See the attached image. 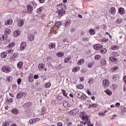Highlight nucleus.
<instances>
[{"label":"nucleus","instance_id":"obj_1","mask_svg":"<svg viewBox=\"0 0 126 126\" xmlns=\"http://www.w3.org/2000/svg\"><path fill=\"white\" fill-rule=\"evenodd\" d=\"M1 70L5 73H9L11 72V67L8 65H4L1 67Z\"/></svg>","mask_w":126,"mask_h":126},{"label":"nucleus","instance_id":"obj_2","mask_svg":"<svg viewBox=\"0 0 126 126\" xmlns=\"http://www.w3.org/2000/svg\"><path fill=\"white\" fill-rule=\"evenodd\" d=\"M82 119L83 121H85L87 125H89L90 124H91V121H90V119H89V118L87 115H83L82 117Z\"/></svg>","mask_w":126,"mask_h":126},{"label":"nucleus","instance_id":"obj_3","mask_svg":"<svg viewBox=\"0 0 126 126\" xmlns=\"http://www.w3.org/2000/svg\"><path fill=\"white\" fill-rule=\"evenodd\" d=\"M110 84V82L108 79H104L102 82V85L104 88H108Z\"/></svg>","mask_w":126,"mask_h":126},{"label":"nucleus","instance_id":"obj_4","mask_svg":"<svg viewBox=\"0 0 126 126\" xmlns=\"http://www.w3.org/2000/svg\"><path fill=\"white\" fill-rule=\"evenodd\" d=\"M66 6L64 4H61L57 6V10H65Z\"/></svg>","mask_w":126,"mask_h":126},{"label":"nucleus","instance_id":"obj_5","mask_svg":"<svg viewBox=\"0 0 126 126\" xmlns=\"http://www.w3.org/2000/svg\"><path fill=\"white\" fill-rule=\"evenodd\" d=\"M17 25L18 27H22L24 25V20L19 19L17 22Z\"/></svg>","mask_w":126,"mask_h":126},{"label":"nucleus","instance_id":"obj_6","mask_svg":"<svg viewBox=\"0 0 126 126\" xmlns=\"http://www.w3.org/2000/svg\"><path fill=\"white\" fill-rule=\"evenodd\" d=\"M94 49L96 51H100L101 49H103V45L101 44H94Z\"/></svg>","mask_w":126,"mask_h":126},{"label":"nucleus","instance_id":"obj_7","mask_svg":"<svg viewBox=\"0 0 126 126\" xmlns=\"http://www.w3.org/2000/svg\"><path fill=\"white\" fill-rule=\"evenodd\" d=\"M109 12L111 15H115L116 14V8L111 7L109 10Z\"/></svg>","mask_w":126,"mask_h":126},{"label":"nucleus","instance_id":"obj_8","mask_svg":"<svg viewBox=\"0 0 126 126\" xmlns=\"http://www.w3.org/2000/svg\"><path fill=\"white\" fill-rule=\"evenodd\" d=\"M78 112H79V109L77 108L70 111L69 114V115H71V116H74L75 115H76Z\"/></svg>","mask_w":126,"mask_h":126},{"label":"nucleus","instance_id":"obj_9","mask_svg":"<svg viewBox=\"0 0 126 126\" xmlns=\"http://www.w3.org/2000/svg\"><path fill=\"white\" fill-rule=\"evenodd\" d=\"M26 45H27L26 42L23 41L21 43V45L20 47V50H21V51H24V49H25L26 48Z\"/></svg>","mask_w":126,"mask_h":126},{"label":"nucleus","instance_id":"obj_10","mask_svg":"<svg viewBox=\"0 0 126 126\" xmlns=\"http://www.w3.org/2000/svg\"><path fill=\"white\" fill-rule=\"evenodd\" d=\"M58 29H59V28L54 25L53 27H52L50 29V32L54 34H57V33H58V32H57L58 31Z\"/></svg>","mask_w":126,"mask_h":126},{"label":"nucleus","instance_id":"obj_11","mask_svg":"<svg viewBox=\"0 0 126 126\" xmlns=\"http://www.w3.org/2000/svg\"><path fill=\"white\" fill-rule=\"evenodd\" d=\"M28 13L31 14L33 12V7L31 5H28L27 6Z\"/></svg>","mask_w":126,"mask_h":126},{"label":"nucleus","instance_id":"obj_12","mask_svg":"<svg viewBox=\"0 0 126 126\" xmlns=\"http://www.w3.org/2000/svg\"><path fill=\"white\" fill-rule=\"evenodd\" d=\"M58 16L61 17L65 13V11L64 10H58Z\"/></svg>","mask_w":126,"mask_h":126},{"label":"nucleus","instance_id":"obj_13","mask_svg":"<svg viewBox=\"0 0 126 126\" xmlns=\"http://www.w3.org/2000/svg\"><path fill=\"white\" fill-rule=\"evenodd\" d=\"M20 35V30H16L13 32V35L14 37H18Z\"/></svg>","mask_w":126,"mask_h":126},{"label":"nucleus","instance_id":"obj_14","mask_svg":"<svg viewBox=\"0 0 126 126\" xmlns=\"http://www.w3.org/2000/svg\"><path fill=\"white\" fill-rule=\"evenodd\" d=\"M45 67V64L40 63L38 64V69L40 71L43 70Z\"/></svg>","mask_w":126,"mask_h":126},{"label":"nucleus","instance_id":"obj_15","mask_svg":"<svg viewBox=\"0 0 126 126\" xmlns=\"http://www.w3.org/2000/svg\"><path fill=\"white\" fill-rule=\"evenodd\" d=\"M13 23V21L12 19H10L7 21V22H5V25H11L12 23Z\"/></svg>","mask_w":126,"mask_h":126},{"label":"nucleus","instance_id":"obj_16","mask_svg":"<svg viewBox=\"0 0 126 126\" xmlns=\"http://www.w3.org/2000/svg\"><path fill=\"white\" fill-rule=\"evenodd\" d=\"M29 5H31V6H32V8H35L36 6H37V4H36V2L35 1H32L30 3V4Z\"/></svg>","mask_w":126,"mask_h":126},{"label":"nucleus","instance_id":"obj_17","mask_svg":"<svg viewBox=\"0 0 126 126\" xmlns=\"http://www.w3.org/2000/svg\"><path fill=\"white\" fill-rule=\"evenodd\" d=\"M117 79H119V75L115 74L112 76V81L116 82Z\"/></svg>","mask_w":126,"mask_h":126},{"label":"nucleus","instance_id":"obj_18","mask_svg":"<svg viewBox=\"0 0 126 126\" xmlns=\"http://www.w3.org/2000/svg\"><path fill=\"white\" fill-rule=\"evenodd\" d=\"M62 25H63V23H62L61 21L57 22L55 24V26L58 29L60 28Z\"/></svg>","mask_w":126,"mask_h":126},{"label":"nucleus","instance_id":"obj_19","mask_svg":"<svg viewBox=\"0 0 126 126\" xmlns=\"http://www.w3.org/2000/svg\"><path fill=\"white\" fill-rule=\"evenodd\" d=\"M94 82H95L94 79L93 78H91L89 79L88 83H89L90 86H91V85H92V84H94Z\"/></svg>","mask_w":126,"mask_h":126},{"label":"nucleus","instance_id":"obj_20","mask_svg":"<svg viewBox=\"0 0 126 126\" xmlns=\"http://www.w3.org/2000/svg\"><path fill=\"white\" fill-rule=\"evenodd\" d=\"M6 57H7V52H3L1 53V58H2V59H5Z\"/></svg>","mask_w":126,"mask_h":126},{"label":"nucleus","instance_id":"obj_21","mask_svg":"<svg viewBox=\"0 0 126 126\" xmlns=\"http://www.w3.org/2000/svg\"><path fill=\"white\" fill-rule=\"evenodd\" d=\"M71 60V57L68 56L67 58H66L64 60V63H67L69 62V61Z\"/></svg>","mask_w":126,"mask_h":126},{"label":"nucleus","instance_id":"obj_22","mask_svg":"<svg viewBox=\"0 0 126 126\" xmlns=\"http://www.w3.org/2000/svg\"><path fill=\"white\" fill-rule=\"evenodd\" d=\"M10 33H11V30H10V29H6L5 30L4 34L5 35H9V34H10Z\"/></svg>","mask_w":126,"mask_h":126},{"label":"nucleus","instance_id":"obj_23","mask_svg":"<svg viewBox=\"0 0 126 126\" xmlns=\"http://www.w3.org/2000/svg\"><path fill=\"white\" fill-rule=\"evenodd\" d=\"M84 62H85V60L83 59L80 60L77 63L78 65H81L82 64H83V63H84Z\"/></svg>","mask_w":126,"mask_h":126},{"label":"nucleus","instance_id":"obj_24","mask_svg":"<svg viewBox=\"0 0 126 126\" xmlns=\"http://www.w3.org/2000/svg\"><path fill=\"white\" fill-rule=\"evenodd\" d=\"M22 66H23V62H20L18 64H17V67L19 69H21L22 68Z\"/></svg>","mask_w":126,"mask_h":126},{"label":"nucleus","instance_id":"obj_25","mask_svg":"<svg viewBox=\"0 0 126 126\" xmlns=\"http://www.w3.org/2000/svg\"><path fill=\"white\" fill-rule=\"evenodd\" d=\"M101 65H106L107 64V61L104 59H102L100 60Z\"/></svg>","mask_w":126,"mask_h":126},{"label":"nucleus","instance_id":"obj_26","mask_svg":"<svg viewBox=\"0 0 126 126\" xmlns=\"http://www.w3.org/2000/svg\"><path fill=\"white\" fill-rule=\"evenodd\" d=\"M119 12L120 14H124L125 12V9L124 8L120 7L119 9Z\"/></svg>","mask_w":126,"mask_h":126},{"label":"nucleus","instance_id":"obj_27","mask_svg":"<svg viewBox=\"0 0 126 126\" xmlns=\"http://www.w3.org/2000/svg\"><path fill=\"white\" fill-rule=\"evenodd\" d=\"M56 56L58 57V58H61V57H63V56H64V53L59 52L56 54Z\"/></svg>","mask_w":126,"mask_h":126},{"label":"nucleus","instance_id":"obj_28","mask_svg":"<svg viewBox=\"0 0 126 126\" xmlns=\"http://www.w3.org/2000/svg\"><path fill=\"white\" fill-rule=\"evenodd\" d=\"M32 105V104L31 103V102H27L24 104L23 106L25 108H30Z\"/></svg>","mask_w":126,"mask_h":126},{"label":"nucleus","instance_id":"obj_29","mask_svg":"<svg viewBox=\"0 0 126 126\" xmlns=\"http://www.w3.org/2000/svg\"><path fill=\"white\" fill-rule=\"evenodd\" d=\"M111 50H119L120 49V46H119L118 45H113L112 46H111Z\"/></svg>","mask_w":126,"mask_h":126},{"label":"nucleus","instance_id":"obj_30","mask_svg":"<svg viewBox=\"0 0 126 126\" xmlns=\"http://www.w3.org/2000/svg\"><path fill=\"white\" fill-rule=\"evenodd\" d=\"M14 46H15V43H14V42H12L9 44V45L7 46V48L8 49H9V48L11 49V48H13Z\"/></svg>","mask_w":126,"mask_h":126},{"label":"nucleus","instance_id":"obj_31","mask_svg":"<svg viewBox=\"0 0 126 126\" xmlns=\"http://www.w3.org/2000/svg\"><path fill=\"white\" fill-rule=\"evenodd\" d=\"M100 53H101V55H104L107 53V49L102 48L100 50Z\"/></svg>","mask_w":126,"mask_h":126},{"label":"nucleus","instance_id":"obj_32","mask_svg":"<svg viewBox=\"0 0 126 126\" xmlns=\"http://www.w3.org/2000/svg\"><path fill=\"white\" fill-rule=\"evenodd\" d=\"M63 105L65 108H68V107H70V105H69V103H68V102L67 101H64L63 102Z\"/></svg>","mask_w":126,"mask_h":126},{"label":"nucleus","instance_id":"obj_33","mask_svg":"<svg viewBox=\"0 0 126 126\" xmlns=\"http://www.w3.org/2000/svg\"><path fill=\"white\" fill-rule=\"evenodd\" d=\"M35 37L32 34H30L28 36V39L29 40V41H33Z\"/></svg>","mask_w":126,"mask_h":126},{"label":"nucleus","instance_id":"obj_34","mask_svg":"<svg viewBox=\"0 0 126 126\" xmlns=\"http://www.w3.org/2000/svg\"><path fill=\"white\" fill-rule=\"evenodd\" d=\"M109 60L110 62H112V63H114V62H117V58L115 57H110L109 58Z\"/></svg>","mask_w":126,"mask_h":126},{"label":"nucleus","instance_id":"obj_35","mask_svg":"<svg viewBox=\"0 0 126 126\" xmlns=\"http://www.w3.org/2000/svg\"><path fill=\"white\" fill-rule=\"evenodd\" d=\"M80 69V67L77 66L72 69V72H77Z\"/></svg>","mask_w":126,"mask_h":126},{"label":"nucleus","instance_id":"obj_36","mask_svg":"<svg viewBox=\"0 0 126 126\" xmlns=\"http://www.w3.org/2000/svg\"><path fill=\"white\" fill-rule=\"evenodd\" d=\"M14 51L12 48H8V49L6 50V53H7V54H12Z\"/></svg>","mask_w":126,"mask_h":126},{"label":"nucleus","instance_id":"obj_37","mask_svg":"<svg viewBox=\"0 0 126 126\" xmlns=\"http://www.w3.org/2000/svg\"><path fill=\"white\" fill-rule=\"evenodd\" d=\"M97 106H98V104L97 103H94V104L90 105L88 108L90 109V108H96Z\"/></svg>","mask_w":126,"mask_h":126},{"label":"nucleus","instance_id":"obj_38","mask_svg":"<svg viewBox=\"0 0 126 126\" xmlns=\"http://www.w3.org/2000/svg\"><path fill=\"white\" fill-rule=\"evenodd\" d=\"M110 88L112 89L113 90H116L117 88H118V85L116 84H114L111 86Z\"/></svg>","mask_w":126,"mask_h":126},{"label":"nucleus","instance_id":"obj_39","mask_svg":"<svg viewBox=\"0 0 126 126\" xmlns=\"http://www.w3.org/2000/svg\"><path fill=\"white\" fill-rule=\"evenodd\" d=\"M112 56L113 57H120V54L118 52H112Z\"/></svg>","mask_w":126,"mask_h":126},{"label":"nucleus","instance_id":"obj_40","mask_svg":"<svg viewBox=\"0 0 126 126\" xmlns=\"http://www.w3.org/2000/svg\"><path fill=\"white\" fill-rule=\"evenodd\" d=\"M105 92L107 95H112V91H111L110 90L107 89L105 91Z\"/></svg>","mask_w":126,"mask_h":126},{"label":"nucleus","instance_id":"obj_41","mask_svg":"<svg viewBox=\"0 0 126 126\" xmlns=\"http://www.w3.org/2000/svg\"><path fill=\"white\" fill-rule=\"evenodd\" d=\"M122 115H126V107H123L121 109Z\"/></svg>","mask_w":126,"mask_h":126},{"label":"nucleus","instance_id":"obj_42","mask_svg":"<svg viewBox=\"0 0 126 126\" xmlns=\"http://www.w3.org/2000/svg\"><path fill=\"white\" fill-rule=\"evenodd\" d=\"M12 113L14 114V115H17L18 114L19 112L18 110L16 109H14L12 110Z\"/></svg>","mask_w":126,"mask_h":126},{"label":"nucleus","instance_id":"obj_43","mask_svg":"<svg viewBox=\"0 0 126 126\" xmlns=\"http://www.w3.org/2000/svg\"><path fill=\"white\" fill-rule=\"evenodd\" d=\"M89 33H90L91 35H94L95 32L94 29H91L89 30Z\"/></svg>","mask_w":126,"mask_h":126},{"label":"nucleus","instance_id":"obj_44","mask_svg":"<svg viewBox=\"0 0 126 126\" xmlns=\"http://www.w3.org/2000/svg\"><path fill=\"white\" fill-rule=\"evenodd\" d=\"M101 55H96L94 57V59L96 60V61H98V60L101 59Z\"/></svg>","mask_w":126,"mask_h":126},{"label":"nucleus","instance_id":"obj_45","mask_svg":"<svg viewBox=\"0 0 126 126\" xmlns=\"http://www.w3.org/2000/svg\"><path fill=\"white\" fill-rule=\"evenodd\" d=\"M94 64V62H91L90 63H89L88 64V67H89V68H91V67H92L93 66Z\"/></svg>","mask_w":126,"mask_h":126},{"label":"nucleus","instance_id":"obj_46","mask_svg":"<svg viewBox=\"0 0 126 126\" xmlns=\"http://www.w3.org/2000/svg\"><path fill=\"white\" fill-rule=\"evenodd\" d=\"M42 10H43L42 7H40V8H38L37 9L36 12H37V13H41V12H42Z\"/></svg>","mask_w":126,"mask_h":126},{"label":"nucleus","instance_id":"obj_47","mask_svg":"<svg viewBox=\"0 0 126 126\" xmlns=\"http://www.w3.org/2000/svg\"><path fill=\"white\" fill-rule=\"evenodd\" d=\"M71 24V21L70 20H68L65 23V26H68Z\"/></svg>","mask_w":126,"mask_h":126},{"label":"nucleus","instance_id":"obj_48","mask_svg":"<svg viewBox=\"0 0 126 126\" xmlns=\"http://www.w3.org/2000/svg\"><path fill=\"white\" fill-rule=\"evenodd\" d=\"M49 46V48H50V49H54V48L56 47V44L54 43H50Z\"/></svg>","mask_w":126,"mask_h":126},{"label":"nucleus","instance_id":"obj_49","mask_svg":"<svg viewBox=\"0 0 126 126\" xmlns=\"http://www.w3.org/2000/svg\"><path fill=\"white\" fill-rule=\"evenodd\" d=\"M78 89H83V88H84V86H83V85L80 84V85H78L77 86Z\"/></svg>","mask_w":126,"mask_h":126},{"label":"nucleus","instance_id":"obj_50","mask_svg":"<svg viewBox=\"0 0 126 126\" xmlns=\"http://www.w3.org/2000/svg\"><path fill=\"white\" fill-rule=\"evenodd\" d=\"M80 97H81V100H82L83 101L85 100V99L87 98V96H86V95H82Z\"/></svg>","mask_w":126,"mask_h":126},{"label":"nucleus","instance_id":"obj_51","mask_svg":"<svg viewBox=\"0 0 126 126\" xmlns=\"http://www.w3.org/2000/svg\"><path fill=\"white\" fill-rule=\"evenodd\" d=\"M51 83H47L46 84H45V87H46V88H50V87H51Z\"/></svg>","mask_w":126,"mask_h":126},{"label":"nucleus","instance_id":"obj_52","mask_svg":"<svg viewBox=\"0 0 126 126\" xmlns=\"http://www.w3.org/2000/svg\"><path fill=\"white\" fill-rule=\"evenodd\" d=\"M57 100H58V101H62V100H63V96L62 95H59L57 96Z\"/></svg>","mask_w":126,"mask_h":126},{"label":"nucleus","instance_id":"obj_53","mask_svg":"<svg viewBox=\"0 0 126 126\" xmlns=\"http://www.w3.org/2000/svg\"><path fill=\"white\" fill-rule=\"evenodd\" d=\"M18 57H19V54H18V53H14L13 55V58L14 59H16L17 58H18Z\"/></svg>","mask_w":126,"mask_h":126},{"label":"nucleus","instance_id":"obj_54","mask_svg":"<svg viewBox=\"0 0 126 126\" xmlns=\"http://www.w3.org/2000/svg\"><path fill=\"white\" fill-rule=\"evenodd\" d=\"M98 114L100 117H105V112H99Z\"/></svg>","mask_w":126,"mask_h":126},{"label":"nucleus","instance_id":"obj_55","mask_svg":"<svg viewBox=\"0 0 126 126\" xmlns=\"http://www.w3.org/2000/svg\"><path fill=\"white\" fill-rule=\"evenodd\" d=\"M4 43L6 44H9L10 43V40L8 39H5V40L4 41Z\"/></svg>","mask_w":126,"mask_h":126},{"label":"nucleus","instance_id":"obj_56","mask_svg":"<svg viewBox=\"0 0 126 126\" xmlns=\"http://www.w3.org/2000/svg\"><path fill=\"white\" fill-rule=\"evenodd\" d=\"M9 126V124L7 122H5L2 124V126Z\"/></svg>","mask_w":126,"mask_h":126},{"label":"nucleus","instance_id":"obj_57","mask_svg":"<svg viewBox=\"0 0 126 126\" xmlns=\"http://www.w3.org/2000/svg\"><path fill=\"white\" fill-rule=\"evenodd\" d=\"M119 69V66H115L114 67L112 70L113 71H116V70H118Z\"/></svg>","mask_w":126,"mask_h":126},{"label":"nucleus","instance_id":"obj_58","mask_svg":"<svg viewBox=\"0 0 126 126\" xmlns=\"http://www.w3.org/2000/svg\"><path fill=\"white\" fill-rule=\"evenodd\" d=\"M83 42H85L86 41H88V38L87 37H83L82 38Z\"/></svg>","mask_w":126,"mask_h":126},{"label":"nucleus","instance_id":"obj_59","mask_svg":"<svg viewBox=\"0 0 126 126\" xmlns=\"http://www.w3.org/2000/svg\"><path fill=\"white\" fill-rule=\"evenodd\" d=\"M32 120H33V123H36V122L40 121V118L32 119Z\"/></svg>","mask_w":126,"mask_h":126},{"label":"nucleus","instance_id":"obj_60","mask_svg":"<svg viewBox=\"0 0 126 126\" xmlns=\"http://www.w3.org/2000/svg\"><path fill=\"white\" fill-rule=\"evenodd\" d=\"M22 95H17L16 97V99H20V98H22Z\"/></svg>","mask_w":126,"mask_h":126},{"label":"nucleus","instance_id":"obj_61","mask_svg":"<svg viewBox=\"0 0 126 126\" xmlns=\"http://www.w3.org/2000/svg\"><path fill=\"white\" fill-rule=\"evenodd\" d=\"M29 123H30V124H32V125H33L34 124V120H33V119L30 120L29 121Z\"/></svg>","mask_w":126,"mask_h":126},{"label":"nucleus","instance_id":"obj_62","mask_svg":"<svg viewBox=\"0 0 126 126\" xmlns=\"http://www.w3.org/2000/svg\"><path fill=\"white\" fill-rule=\"evenodd\" d=\"M84 77H81L80 78V80L81 81V82H83V81H84Z\"/></svg>","mask_w":126,"mask_h":126},{"label":"nucleus","instance_id":"obj_63","mask_svg":"<svg viewBox=\"0 0 126 126\" xmlns=\"http://www.w3.org/2000/svg\"><path fill=\"white\" fill-rule=\"evenodd\" d=\"M17 83H18V84H19V85L20 84V83H21V79L19 78V79H18Z\"/></svg>","mask_w":126,"mask_h":126},{"label":"nucleus","instance_id":"obj_64","mask_svg":"<svg viewBox=\"0 0 126 126\" xmlns=\"http://www.w3.org/2000/svg\"><path fill=\"white\" fill-rule=\"evenodd\" d=\"M124 81L125 84H126V75L124 77Z\"/></svg>","mask_w":126,"mask_h":126}]
</instances>
